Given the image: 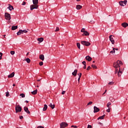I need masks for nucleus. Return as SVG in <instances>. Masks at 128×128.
I'll use <instances>...</instances> for the list:
<instances>
[{
  "label": "nucleus",
  "instance_id": "5fc2aeb1",
  "mask_svg": "<svg viewBox=\"0 0 128 128\" xmlns=\"http://www.w3.org/2000/svg\"><path fill=\"white\" fill-rule=\"evenodd\" d=\"M114 52H116V48H113L112 50Z\"/></svg>",
  "mask_w": 128,
  "mask_h": 128
},
{
  "label": "nucleus",
  "instance_id": "4d7b16f0",
  "mask_svg": "<svg viewBox=\"0 0 128 128\" xmlns=\"http://www.w3.org/2000/svg\"><path fill=\"white\" fill-rule=\"evenodd\" d=\"M107 90H105V92L103 93L102 96H104V94L106 92Z\"/></svg>",
  "mask_w": 128,
  "mask_h": 128
},
{
  "label": "nucleus",
  "instance_id": "72a5a7b5",
  "mask_svg": "<svg viewBox=\"0 0 128 128\" xmlns=\"http://www.w3.org/2000/svg\"><path fill=\"white\" fill-rule=\"evenodd\" d=\"M110 104H112L110 103V102H108V104H107V108H110Z\"/></svg>",
  "mask_w": 128,
  "mask_h": 128
},
{
  "label": "nucleus",
  "instance_id": "0e129e2a",
  "mask_svg": "<svg viewBox=\"0 0 128 128\" xmlns=\"http://www.w3.org/2000/svg\"><path fill=\"white\" fill-rule=\"evenodd\" d=\"M29 54H30V52H27V54H26V56H28Z\"/></svg>",
  "mask_w": 128,
  "mask_h": 128
},
{
  "label": "nucleus",
  "instance_id": "7c9ffc66",
  "mask_svg": "<svg viewBox=\"0 0 128 128\" xmlns=\"http://www.w3.org/2000/svg\"><path fill=\"white\" fill-rule=\"evenodd\" d=\"M92 67L93 68H95L96 70V68H98V67H96V66L94 65V64H92Z\"/></svg>",
  "mask_w": 128,
  "mask_h": 128
},
{
  "label": "nucleus",
  "instance_id": "1a4fd4ad",
  "mask_svg": "<svg viewBox=\"0 0 128 128\" xmlns=\"http://www.w3.org/2000/svg\"><path fill=\"white\" fill-rule=\"evenodd\" d=\"M94 112H98L100 111V108H98L94 106Z\"/></svg>",
  "mask_w": 128,
  "mask_h": 128
},
{
  "label": "nucleus",
  "instance_id": "a19ab883",
  "mask_svg": "<svg viewBox=\"0 0 128 128\" xmlns=\"http://www.w3.org/2000/svg\"><path fill=\"white\" fill-rule=\"evenodd\" d=\"M90 68H92L90 67V66H88L86 70H90Z\"/></svg>",
  "mask_w": 128,
  "mask_h": 128
},
{
  "label": "nucleus",
  "instance_id": "79ce46f5",
  "mask_svg": "<svg viewBox=\"0 0 128 128\" xmlns=\"http://www.w3.org/2000/svg\"><path fill=\"white\" fill-rule=\"evenodd\" d=\"M58 30H60V28H58V27H56L55 32H58Z\"/></svg>",
  "mask_w": 128,
  "mask_h": 128
},
{
  "label": "nucleus",
  "instance_id": "bb28decb",
  "mask_svg": "<svg viewBox=\"0 0 128 128\" xmlns=\"http://www.w3.org/2000/svg\"><path fill=\"white\" fill-rule=\"evenodd\" d=\"M16 29H18V26H12V30H16Z\"/></svg>",
  "mask_w": 128,
  "mask_h": 128
},
{
  "label": "nucleus",
  "instance_id": "3c124183",
  "mask_svg": "<svg viewBox=\"0 0 128 128\" xmlns=\"http://www.w3.org/2000/svg\"><path fill=\"white\" fill-rule=\"evenodd\" d=\"M87 128H92L91 125H88Z\"/></svg>",
  "mask_w": 128,
  "mask_h": 128
},
{
  "label": "nucleus",
  "instance_id": "864d4df0",
  "mask_svg": "<svg viewBox=\"0 0 128 128\" xmlns=\"http://www.w3.org/2000/svg\"><path fill=\"white\" fill-rule=\"evenodd\" d=\"M66 94V91H62V94Z\"/></svg>",
  "mask_w": 128,
  "mask_h": 128
},
{
  "label": "nucleus",
  "instance_id": "0eeeda50",
  "mask_svg": "<svg viewBox=\"0 0 128 128\" xmlns=\"http://www.w3.org/2000/svg\"><path fill=\"white\" fill-rule=\"evenodd\" d=\"M114 36L112 35H110L109 36V38L110 42H111L112 44H114Z\"/></svg>",
  "mask_w": 128,
  "mask_h": 128
},
{
  "label": "nucleus",
  "instance_id": "37998d69",
  "mask_svg": "<svg viewBox=\"0 0 128 128\" xmlns=\"http://www.w3.org/2000/svg\"><path fill=\"white\" fill-rule=\"evenodd\" d=\"M118 68H116V70H115L116 74H118Z\"/></svg>",
  "mask_w": 128,
  "mask_h": 128
},
{
  "label": "nucleus",
  "instance_id": "7ed1b4c3",
  "mask_svg": "<svg viewBox=\"0 0 128 128\" xmlns=\"http://www.w3.org/2000/svg\"><path fill=\"white\" fill-rule=\"evenodd\" d=\"M126 2H128V0H125L124 1H120L119 2V4L120 6H126Z\"/></svg>",
  "mask_w": 128,
  "mask_h": 128
},
{
  "label": "nucleus",
  "instance_id": "c9c22d12",
  "mask_svg": "<svg viewBox=\"0 0 128 128\" xmlns=\"http://www.w3.org/2000/svg\"><path fill=\"white\" fill-rule=\"evenodd\" d=\"M86 32V29L84 28H82V30H81V32Z\"/></svg>",
  "mask_w": 128,
  "mask_h": 128
},
{
  "label": "nucleus",
  "instance_id": "dca6fc26",
  "mask_svg": "<svg viewBox=\"0 0 128 128\" xmlns=\"http://www.w3.org/2000/svg\"><path fill=\"white\" fill-rule=\"evenodd\" d=\"M76 74H78V70H75L73 72H72V76H76Z\"/></svg>",
  "mask_w": 128,
  "mask_h": 128
},
{
  "label": "nucleus",
  "instance_id": "09e8293b",
  "mask_svg": "<svg viewBox=\"0 0 128 128\" xmlns=\"http://www.w3.org/2000/svg\"><path fill=\"white\" fill-rule=\"evenodd\" d=\"M37 128H44V127L42 126H38Z\"/></svg>",
  "mask_w": 128,
  "mask_h": 128
},
{
  "label": "nucleus",
  "instance_id": "9d476101",
  "mask_svg": "<svg viewBox=\"0 0 128 128\" xmlns=\"http://www.w3.org/2000/svg\"><path fill=\"white\" fill-rule=\"evenodd\" d=\"M24 110L26 112V114H30V110H28V107H24Z\"/></svg>",
  "mask_w": 128,
  "mask_h": 128
},
{
  "label": "nucleus",
  "instance_id": "69168bd1",
  "mask_svg": "<svg viewBox=\"0 0 128 128\" xmlns=\"http://www.w3.org/2000/svg\"><path fill=\"white\" fill-rule=\"evenodd\" d=\"M13 86H16V84H13Z\"/></svg>",
  "mask_w": 128,
  "mask_h": 128
},
{
  "label": "nucleus",
  "instance_id": "338daca9",
  "mask_svg": "<svg viewBox=\"0 0 128 128\" xmlns=\"http://www.w3.org/2000/svg\"><path fill=\"white\" fill-rule=\"evenodd\" d=\"M116 50H118V48H115Z\"/></svg>",
  "mask_w": 128,
  "mask_h": 128
},
{
  "label": "nucleus",
  "instance_id": "423d86ee",
  "mask_svg": "<svg viewBox=\"0 0 128 128\" xmlns=\"http://www.w3.org/2000/svg\"><path fill=\"white\" fill-rule=\"evenodd\" d=\"M81 44L86 46H90V42L86 41H81Z\"/></svg>",
  "mask_w": 128,
  "mask_h": 128
},
{
  "label": "nucleus",
  "instance_id": "58836bf2",
  "mask_svg": "<svg viewBox=\"0 0 128 128\" xmlns=\"http://www.w3.org/2000/svg\"><path fill=\"white\" fill-rule=\"evenodd\" d=\"M90 104H92V102H89L87 104V106H90Z\"/></svg>",
  "mask_w": 128,
  "mask_h": 128
},
{
  "label": "nucleus",
  "instance_id": "6ab92c4d",
  "mask_svg": "<svg viewBox=\"0 0 128 128\" xmlns=\"http://www.w3.org/2000/svg\"><path fill=\"white\" fill-rule=\"evenodd\" d=\"M122 74V72L120 71V69L118 73V76L120 78V76H121Z\"/></svg>",
  "mask_w": 128,
  "mask_h": 128
},
{
  "label": "nucleus",
  "instance_id": "e2e57ef3",
  "mask_svg": "<svg viewBox=\"0 0 128 128\" xmlns=\"http://www.w3.org/2000/svg\"><path fill=\"white\" fill-rule=\"evenodd\" d=\"M25 102H26V104H28V101L26 100V101H25Z\"/></svg>",
  "mask_w": 128,
  "mask_h": 128
},
{
  "label": "nucleus",
  "instance_id": "c85d7f7f",
  "mask_svg": "<svg viewBox=\"0 0 128 128\" xmlns=\"http://www.w3.org/2000/svg\"><path fill=\"white\" fill-rule=\"evenodd\" d=\"M76 46L79 50H80V42H78L76 44Z\"/></svg>",
  "mask_w": 128,
  "mask_h": 128
},
{
  "label": "nucleus",
  "instance_id": "2eb2a0df",
  "mask_svg": "<svg viewBox=\"0 0 128 128\" xmlns=\"http://www.w3.org/2000/svg\"><path fill=\"white\" fill-rule=\"evenodd\" d=\"M8 6H9L8 8V10H14V6L10 4H8Z\"/></svg>",
  "mask_w": 128,
  "mask_h": 128
},
{
  "label": "nucleus",
  "instance_id": "cd10ccee",
  "mask_svg": "<svg viewBox=\"0 0 128 128\" xmlns=\"http://www.w3.org/2000/svg\"><path fill=\"white\" fill-rule=\"evenodd\" d=\"M82 8V6L80 5H77L76 6V10H80V8Z\"/></svg>",
  "mask_w": 128,
  "mask_h": 128
},
{
  "label": "nucleus",
  "instance_id": "49530a36",
  "mask_svg": "<svg viewBox=\"0 0 128 128\" xmlns=\"http://www.w3.org/2000/svg\"><path fill=\"white\" fill-rule=\"evenodd\" d=\"M82 64H84V66H86V61H83L82 62Z\"/></svg>",
  "mask_w": 128,
  "mask_h": 128
},
{
  "label": "nucleus",
  "instance_id": "de8ad7c7",
  "mask_svg": "<svg viewBox=\"0 0 128 128\" xmlns=\"http://www.w3.org/2000/svg\"><path fill=\"white\" fill-rule=\"evenodd\" d=\"M71 128H78V126H74V125H72V126H71Z\"/></svg>",
  "mask_w": 128,
  "mask_h": 128
},
{
  "label": "nucleus",
  "instance_id": "aec40b11",
  "mask_svg": "<svg viewBox=\"0 0 128 128\" xmlns=\"http://www.w3.org/2000/svg\"><path fill=\"white\" fill-rule=\"evenodd\" d=\"M22 30H20L19 31L17 32L18 36H20V34H22Z\"/></svg>",
  "mask_w": 128,
  "mask_h": 128
},
{
  "label": "nucleus",
  "instance_id": "f3484780",
  "mask_svg": "<svg viewBox=\"0 0 128 128\" xmlns=\"http://www.w3.org/2000/svg\"><path fill=\"white\" fill-rule=\"evenodd\" d=\"M122 26L123 28H126L128 26V24L126 22H124L122 24Z\"/></svg>",
  "mask_w": 128,
  "mask_h": 128
},
{
  "label": "nucleus",
  "instance_id": "8fccbe9b",
  "mask_svg": "<svg viewBox=\"0 0 128 128\" xmlns=\"http://www.w3.org/2000/svg\"><path fill=\"white\" fill-rule=\"evenodd\" d=\"M26 2H23L22 4V6H26Z\"/></svg>",
  "mask_w": 128,
  "mask_h": 128
},
{
  "label": "nucleus",
  "instance_id": "a211bd4d",
  "mask_svg": "<svg viewBox=\"0 0 128 128\" xmlns=\"http://www.w3.org/2000/svg\"><path fill=\"white\" fill-rule=\"evenodd\" d=\"M78 74V82L80 84V78H82V73H79Z\"/></svg>",
  "mask_w": 128,
  "mask_h": 128
},
{
  "label": "nucleus",
  "instance_id": "a878e982",
  "mask_svg": "<svg viewBox=\"0 0 128 128\" xmlns=\"http://www.w3.org/2000/svg\"><path fill=\"white\" fill-rule=\"evenodd\" d=\"M104 116H106V114H104L101 116H100L98 118V120H104Z\"/></svg>",
  "mask_w": 128,
  "mask_h": 128
},
{
  "label": "nucleus",
  "instance_id": "4be33fe9",
  "mask_svg": "<svg viewBox=\"0 0 128 128\" xmlns=\"http://www.w3.org/2000/svg\"><path fill=\"white\" fill-rule=\"evenodd\" d=\"M32 2L34 4L38 5V0H33Z\"/></svg>",
  "mask_w": 128,
  "mask_h": 128
},
{
  "label": "nucleus",
  "instance_id": "052dcab7",
  "mask_svg": "<svg viewBox=\"0 0 128 128\" xmlns=\"http://www.w3.org/2000/svg\"><path fill=\"white\" fill-rule=\"evenodd\" d=\"M98 124H102V122H99L98 123Z\"/></svg>",
  "mask_w": 128,
  "mask_h": 128
},
{
  "label": "nucleus",
  "instance_id": "39448f33",
  "mask_svg": "<svg viewBox=\"0 0 128 128\" xmlns=\"http://www.w3.org/2000/svg\"><path fill=\"white\" fill-rule=\"evenodd\" d=\"M4 16H5V18L6 20H10V14L8 13V12H6L4 14Z\"/></svg>",
  "mask_w": 128,
  "mask_h": 128
},
{
  "label": "nucleus",
  "instance_id": "13d9d810",
  "mask_svg": "<svg viewBox=\"0 0 128 128\" xmlns=\"http://www.w3.org/2000/svg\"><path fill=\"white\" fill-rule=\"evenodd\" d=\"M90 24H94V21H90Z\"/></svg>",
  "mask_w": 128,
  "mask_h": 128
},
{
  "label": "nucleus",
  "instance_id": "a18cd8bd",
  "mask_svg": "<svg viewBox=\"0 0 128 128\" xmlns=\"http://www.w3.org/2000/svg\"><path fill=\"white\" fill-rule=\"evenodd\" d=\"M2 53L0 52V60H2Z\"/></svg>",
  "mask_w": 128,
  "mask_h": 128
},
{
  "label": "nucleus",
  "instance_id": "774afa93",
  "mask_svg": "<svg viewBox=\"0 0 128 128\" xmlns=\"http://www.w3.org/2000/svg\"><path fill=\"white\" fill-rule=\"evenodd\" d=\"M80 0H76V2H80Z\"/></svg>",
  "mask_w": 128,
  "mask_h": 128
},
{
  "label": "nucleus",
  "instance_id": "b1692460",
  "mask_svg": "<svg viewBox=\"0 0 128 128\" xmlns=\"http://www.w3.org/2000/svg\"><path fill=\"white\" fill-rule=\"evenodd\" d=\"M49 106H50V108H51L52 110H54V108L55 106H54V104H52L51 103L49 104Z\"/></svg>",
  "mask_w": 128,
  "mask_h": 128
},
{
  "label": "nucleus",
  "instance_id": "5701e85b",
  "mask_svg": "<svg viewBox=\"0 0 128 128\" xmlns=\"http://www.w3.org/2000/svg\"><path fill=\"white\" fill-rule=\"evenodd\" d=\"M31 94H34V96L35 95V94H38V90H34V91H33V92H31Z\"/></svg>",
  "mask_w": 128,
  "mask_h": 128
},
{
  "label": "nucleus",
  "instance_id": "4468645a",
  "mask_svg": "<svg viewBox=\"0 0 128 128\" xmlns=\"http://www.w3.org/2000/svg\"><path fill=\"white\" fill-rule=\"evenodd\" d=\"M38 42H39L38 44H40V42H44V38H38Z\"/></svg>",
  "mask_w": 128,
  "mask_h": 128
},
{
  "label": "nucleus",
  "instance_id": "f704fd0d",
  "mask_svg": "<svg viewBox=\"0 0 128 128\" xmlns=\"http://www.w3.org/2000/svg\"><path fill=\"white\" fill-rule=\"evenodd\" d=\"M107 112H110V107H108V109L106 110Z\"/></svg>",
  "mask_w": 128,
  "mask_h": 128
},
{
  "label": "nucleus",
  "instance_id": "20e7f679",
  "mask_svg": "<svg viewBox=\"0 0 128 128\" xmlns=\"http://www.w3.org/2000/svg\"><path fill=\"white\" fill-rule=\"evenodd\" d=\"M68 124L66 122H62L60 124V128H66Z\"/></svg>",
  "mask_w": 128,
  "mask_h": 128
},
{
  "label": "nucleus",
  "instance_id": "473e14b6",
  "mask_svg": "<svg viewBox=\"0 0 128 128\" xmlns=\"http://www.w3.org/2000/svg\"><path fill=\"white\" fill-rule=\"evenodd\" d=\"M20 96H22V98H25L26 95L24 94H20Z\"/></svg>",
  "mask_w": 128,
  "mask_h": 128
},
{
  "label": "nucleus",
  "instance_id": "f257e3e1",
  "mask_svg": "<svg viewBox=\"0 0 128 128\" xmlns=\"http://www.w3.org/2000/svg\"><path fill=\"white\" fill-rule=\"evenodd\" d=\"M120 64H122V61L120 60H117L116 62H114V64H113V66L114 68H120Z\"/></svg>",
  "mask_w": 128,
  "mask_h": 128
},
{
  "label": "nucleus",
  "instance_id": "603ef678",
  "mask_svg": "<svg viewBox=\"0 0 128 128\" xmlns=\"http://www.w3.org/2000/svg\"><path fill=\"white\" fill-rule=\"evenodd\" d=\"M20 120H22V118H24V116H20Z\"/></svg>",
  "mask_w": 128,
  "mask_h": 128
},
{
  "label": "nucleus",
  "instance_id": "bf43d9fd",
  "mask_svg": "<svg viewBox=\"0 0 128 128\" xmlns=\"http://www.w3.org/2000/svg\"><path fill=\"white\" fill-rule=\"evenodd\" d=\"M110 54H114V51H112H112H110Z\"/></svg>",
  "mask_w": 128,
  "mask_h": 128
},
{
  "label": "nucleus",
  "instance_id": "680f3d73",
  "mask_svg": "<svg viewBox=\"0 0 128 128\" xmlns=\"http://www.w3.org/2000/svg\"><path fill=\"white\" fill-rule=\"evenodd\" d=\"M41 80H42V78L40 79V80H37V82H40Z\"/></svg>",
  "mask_w": 128,
  "mask_h": 128
},
{
  "label": "nucleus",
  "instance_id": "ddd939ff",
  "mask_svg": "<svg viewBox=\"0 0 128 128\" xmlns=\"http://www.w3.org/2000/svg\"><path fill=\"white\" fill-rule=\"evenodd\" d=\"M39 58L41 60H44V54L40 55Z\"/></svg>",
  "mask_w": 128,
  "mask_h": 128
},
{
  "label": "nucleus",
  "instance_id": "412c9836",
  "mask_svg": "<svg viewBox=\"0 0 128 128\" xmlns=\"http://www.w3.org/2000/svg\"><path fill=\"white\" fill-rule=\"evenodd\" d=\"M46 110H48V105L44 104V107L42 109V110H43V112H46Z\"/></svg>",
  "mask_w": 128,
  "mask_h": 128
},
{
  "label": "nucleus",
  "instance_id": "f03ea898",
  "mask_svg": "<svg viewBox=\"0 0 128 128\" xmlns=\"http://www.w3.org/2000/svg\"><path fill=\"white\" fill-rule=\"evenodd\" d=\"M15 110L16 114H18V112H22V108L20 106L16 104Z\"/></svg>",
  "mask_w": 128,
  "mask_h": 128
},
{
  "label": "nucleus",
  "instance_id": "6e6552de",
  "mask_svg": "<svg viewBox=\"0 0 128 128\" xmlns=\"http://www.w3.org/2000/svg\"><path fill=\"white\" fill-rule=\"evenodd\" d=\"M30 10H34L35 8H38V5H36L34 4H32L30 6Z\"/></svg>",
  "mask_w": 128,
  "mask_h": 128
},
{
  "label": "nucleus",
  "instance_id": "ea45409f",
  "mask_svg": "<svg viewBox=\"0 0 128 128\" xmlns=\"http://www.w3.org/2000/svg\"><path fill=\"white\" fill-rule=\"evenodd\" d=\"M39 64L40 66H42L44 64V62H41L39 63Z\"/></svg>",
  "mask_w": 128,
  "mask_h": 128
},
{
  "label": "nucleus",
  "instance_id": "9b49d317",
  "mask_svg": "<svg viewBox=\"0 0 128 128\" xmlns=\"http://www.w3.org/2000/svg\"><path fill=\"white\" fill-rule=\"evenodd\" d=\"M14 72H12L11 74H9L8 76V78H14Z\"/></svg>",
  "mask_w": 128,
  "mask_h": 128
},
{
  "label": "nucleus",
  "instance_id": "f8f14e48",
  "mask_svg": "<svg viewBox=\"0 0 128 128\" xmlns=\"http://www.w3.org/2000/svg\"><path fill=\"white\" fill-rule=\"evenodd\" d=\"M86 60H88V62H90L92 58V57L90 56H88L86 57Z\"/></svg>",
  "mask_w": 128,
  "mask_h": 128
},
{
  "label": "nucleus",
  "instance_id": "4c0bfd02",
  "mask_svg": "<svg viewBox=\"0 0 128 128\" xmlns=\"http://www.w3.org/2000/svg\"><path fill=\"white\" fill-rule=\"evenodd\" d=\"M10 54H12V56H14V54H15V52L14 51H10Z\"/></svg>",
  "mask_w": 128,
  "mask_h": 128
},
{
  "label": "nucleus",
  "instance_id": "2f4dec72",
  "mask_svg": "<svg viewBox=\"0 0 128 128\" xmlns=\"http://www.w3.org/2000/svg\"><path fill=\"white\" fill-rule=\"evenodd\" d=\"M6 96H7V97L10 96V92H6Z\"/></svg>",
  "mask_w": 128,
  "mask_h": 128
},
{
  "label": "nucleus",
  "instance_id": "c03bdc74",
  "mask_svg": "<svg viewBox=\"0 0 128 128\" xmlns=\"http://www.w3.org/2000/svg\"><path fill=\"white\" fill-rule=\"evenodd\" d=\"M108 84H110V85L114 84V82H109Z\"/></svg>",
  "mask_w": 128,
  "mask_h": 128
},
{
  "label": "nucleus",
  "instance_id": "c756f323",
  "mask_svg": "<svg viewBox=\"0 0 128 128\" xmlns=\"http://www.w3.org/2000/svg\"><path fill=\"white\" fill-rule=\"evenodd\" d=\"M26 62H28V64H30V59L29 58H26Z\"/></svg>",
  "mask_w": 128,
  "mask_h": 128
},
{
  "label": "nucleus",
  "instance_id": "e433bc0d",
  "mask_svg": "<svg viewBox=\"0 0 128 128\" xmlns=\"http://www.w3.org/2000/svg\"><path fill=\"white\" fill-rule=\"evenodd\" d=\"M22 34L24 33V34H26V32H28V30H22Z\"/></svg>",
  "mask_w": 128,
  "mask_h": 128
},
{
  "label": "nucleus",
  "instance_id": "6e6d98bb",
  "mask_svg": "<svg viewBox=\"0 0 128 128\" xmlns=\"http://www.w3.org/2000/svg\"><path fill=\"white\" fill-rule=\"evenodd\" d=\"M84 70H86V65H84Z\"/></svg>",
  "mask_w": 128,
  "mask_h": 128
},
{
  "label": "nucleus",
  "instance_id": "393cba45",
  "mask_svg": "<svg viewBox=\"0 0 128 128\" xmlns=\"http://www.w3.org/2000/svg\"><path fill=\"white\" fill-rule=\"evenodd\" d=\"M82 36H90V33H88V32L87 31H86L83 33Z\"/></svg>",
  "mask_w": 128,
  "mask_h": 128
}]
</instances>
